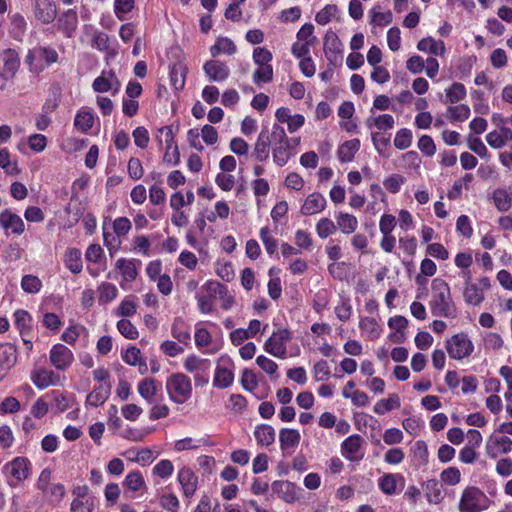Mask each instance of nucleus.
<instances>
[{
	"instance_id": "1",
	"label": "nucleus",
	"mask_w": 512,
	"mask_h": 512,
	"mask_svg": "<svg viewBox=\"0 0 512 512\" xmlns=\"http://www.w3.org/2000/svg\"><path fill=\"white\" fill-rule=\"evenodd\" d=\"M432 295L429 303L431 313L436 317L453 318L456 306L452 300L450 287L446 281L435 278L431 284Z\"/></svg>"
},
{
	"instance_id": "2",
	"label": "nucleus",
	"mask_w": 512,
	"mask_h": 512,
	"mask_svg": "<svg viewBox=\"0 0 512 512\" xmlns=\"http://www.w3.org/2000/svg\"><path fill=\"white\" fill-rule=\"evenodd\" d=\"M165 388L169 399L175 404H184L192 396V381L186 374L181 372L168 376Z\"/></svg>"
},
{
	"instance_id": "3",
	"label": "nucleus",
	"mask_w": 512,
	"mask_h": 512,
	"mask_svg": "<svg viewBox=\"0 0 512 512\" xmlns=\"http://www.w3.org/2000/svg\"><path fill=\"white\" fill-rule=\"evenodd\" d=\"M445 347L450 358L462 360L468 358L474 351V344L466 333H457L445 341Z\"/></svg>"
},
{
	"instance_id": "4",
	"label": "nucleus",
	"mask_w": 512,
	"mask_h": 512,
	"mask_svg": "<svg viewBox=\"0 0 512 512\" xmlns=\"http://www.w3.org/2000/svg\"><path fill=\"white\" fill-rule=\"evenodd\" d=\"M486 500L487 497L482 490L474 486L467 487L458 504L459 512H481L486 509Z\"/></svg>"
},
{
	"instance_id": "5",
	"label": "nucleus",
	"mask_w": 512,
	"mask_h": 512,
	"mask_svg": "<svg viewBox=\"0 0 512 512\" xmlns=\"http://www.w3.org/2000/svg\"><path fill=\"white\" fill-rule=\"evenodd\" d=\"M291 339L292 333L290 330L286 328L278 329L266 340L264 350L274 357L283 359L287 355L286 344Z\"/></svg>"
},
{
	"instance_id": "6",
	"label": "nucleus",
	"mask_w": 512,
	"mask_h": 512,
	"mask_svg": "<svg viewBox=\"0 0 512 512\" xmlns=\"http://www.w3.org/2000/svg\"><path fill=\"white\" fill-rule=\"evenodd\" d=\"M31 462L26 457H15L2 467L3 474L15 481V483L26 480L31 474Z\"/></svg>"
},
{
	"instance_id": "7",
	"label": "nucleus",
	"mask_w": 512,
	"mask_h": 512,
	"mask_svg": "<svg viewBox=\"0 0 512 512\" xmlns=\"http://www.w3.org/2000/svg\"><path fill=\"white\" fill-rule=\"evenodd\" d=\"M157 137L160 143H165L163 161L174 166L178 165L180 162V153L174 140L172 128L170 126L159 128Z\"/></svg>"
},
{
	"instance_id": "8",
	"label": "nucleus",
	"mask_w": 512,
	"mask_h": 512,
	"mask_svg": "<svg viewBox=\"0 0 512 512\" xmlns=\"http://www.w3.org/2000/svg\"><path fill=\"white\" fill-rule=\"evenodd\" d=\"M50 363L59 371L68 369L73 361V352L63 344H55L49 352Z\"/></svg>"
},
{
	"instance_id": "9",
	"label": "nucleus",
	"mask_w": 512,
	"mask_h": 512,
	"mask_svg": "<svg viewBox=\"0 0 512 512\" xmlns=\"http://www.w3.org/2000/svg\"><path fill=\"white\" fill-rule=\"evenodd\" d=\"M271 489L274 494L286 503H293L300 499L301 488L296 484L286 480H276L272 482Z\"/></svg>"
},
{
	"instance_id": "10",
	"label": "nucleus",
	"mask_w": 512,
	"mask_h": 512,
	"mask_svg": "<svg viewBox=\"0 0 512 512\" xmlns=\"http://www.w3.org/2000/svg\"><path fill=\"white\" fill-rule=\"evenodd\" d=\"M488 457L495 459L500 454H507L512 451V440L507 436L490 435L485 445Z\"/></svg>"
},
{
	"instance_id": "11",
	"label": "nucleus",
	"mask_w": 512,
	"mask_h": 512,
	"mask_svg": "<svg viewBox=\"0 0 512 512\" xmlns=\"http://www.w3.org/2000/svg\"><path fill=\"white\" fill-rule=\"evenodd\" d=\"M33 12L35 18L43 24L52 23L57 16L53 0H33Z\"/></svg>"
},
{
	"instance_id": "12",
	"label": "nucleus",
	"mask_w": 512,
	"mask_h": 512,
	"mask_svg": "<svg viewBox=\"0 0 512 512\" xmlns=\"http://www.w3.org/2000/svg\"><path fill=\"white\" fill-rule=\"evenodd\" d=\"M363 438L358 434H353L347 437L341 444V455L352 462H358L363 458V455H358L360 448L363 444Z\"/></svg>"
},
{
	"instance_id": "13",
	"label": "nucleus",
	"mask_w": 512,
	"mask_h": 512,
	"mask_svg": "<svg viewBox=\"0 0 512 512\" xmlns=\"http://www.w3.org/2000/svg\"><path fill=\"white\" fill-rule=\"evenodd\" d=\"M203 70L211 82H223L230 75L229 67L219 60H208L203 65Z\"/></svg>"
},
{
	"instance_id": "14",
	"label": "nucleus",
	"mask_w": 512,
	"mask_h": 512,
	"mask_svg": "<svg viewBox=\"0 0 512 512\" xmlns=\"http://www.w3.org/2000/svg\"><path fill=\"white\" fill-rule=\"evenodd\" d=\"M342 43L334 33L327 34L324 38V54L329 64L335 66L341 61Z\"/></svg>"
},
{
	"instance_id": "15",
	"label": "nucleus",
	"mask_w": 512,
	"mask_h": 512,
	"mask_svg": "<svg viewBox=\"0 0 512 512\" xmlns=\"http://www.w3.org/2000/svg\"><path fill=\"white\" fill-rule=\"evenodd\" d=\"M30 379L38 389L43 390L49 386L56 385L59 382L60 377L52 370L36 368L32 371Z\"/></svg>"
},
{
	"instance_id": "16",
	"label": "nucleus",
	"mask_w": 512,
	"mask_h": 512,
	"mask_svg": "<svg viewBox=\"0 0 512 512\" xmlns=\"http://www.w3.org/2000/svg\"><path fill=\"white\" fill-rule=\"evenodd\" d=\"M0 225L5 231L10 230L15 235H21L25 231V224L22 218L9 209H5L0 213Z\"/></svg>"
},
{
	"instance_id": "17",
	"label": "nucleus",
	"mask_w": 512,
	"mask_h": 512,
	"mask_svg": "<svg viewBox=\"0 0 512 512\" xmlns=\"http://www.w3.org/2000/svg\"><path fill=\"white\" fill-rule=\"evenodd\" d=\"M326 204L327 201L322 194L313 192L306 197L300 208V212L305 216L315 215L322 212L325 209Z\"/></svg>"
},
{
	"instance_id": "18",
	"label": "nucleus",
	"mask_w": 512,
	"mask_h": 512,
	"mask_svg": "<svg viewBox=\"0 0 512 512\" xmlns=\"http://www.w3.org/2000/svg\"><path fill=\"white\" fill-rule=\"evenodd\" d=\"M177 478L182 487L184 496L187 498L192 497L197 490L198 484V478L195 473L188 467H182L178 471Z\"/></svg>"
},
{
	"instance_id": "19",
	"label": "nucleus",
	"mask_w": 512,
	"mask_h": 512,
	"mask_svg": "<svg viewBox=\"0 0 512 512\" xmlns=\"http://www.w3.org/2000/svg\"><path fill=\"white\" fill-rule=\"evenodd\" d=\"M17 351L9 343L0 345V381L7 375L8 371L15 365Z\"/></svg>"
},
{
	"instance_id": "20",
	"label": "nucleus",
	"mask_w": 512,
	"mask_h": 512,
	"mask_svg": "<svg viewBox=\"0 0 512 512\" xmlns=\"http://www.w3.org/2000/svg\"><path fill=\"white\" fill-rule=\"evenodd\" d=\"M78 26V16L77 13L69 9L62 13L57 20V28L61 31L67 38H71L76 31Z\"/></svg>"
},
{
	"instance_id": "21",
	"label": "nucleus",
	"mask_w": 512,
	"mask_h": 512,
	"mask_svg": "<svg viewBox=\"0 0 512 512\" xmlns=\"http://www.w3.org/2000/svg\"><path fill=\"white\" fill-rule=\"evenodd\" d=\"M114 86L117 91L120 87V82L113 71H109L107 75L105 72H102L100 76L94 79L92 84L93 90L98 93L108 92Z\"/></svg>"
},
{
	"instance_id": "22",
	"label": "nucleus",
	"mask_w": 512,
	"mask_h": 512,
	"mask_svg": "<svg viewBox=\"0 0 512 512\" xmlns=\"http://www.w3.org/2000/svg\"><path fill=\"white\" fill-rule=\"evenodd\" d=\"M160 388L161 384L154 378H144L137 385L138 393L149 404L155 403V396Z\"/></svg>"
},
{
	"instance_id": "23",
	"label": "nucleus",
	"mask_w": 512,
	"mask_h": 512,
	"mask_svg": "<svg viewBox=\"0 0 512 512\" xmlns=\"http://www.w3.org/2000/svg\"><path fill=\"white\" fill-rule=\"evenodd\" d=\"M111 393L110 383H101L94 387V389L87 395L86 404L98 407L103 405L109 398Z\"/></svg>"
},
{
	"instance_id": "24",
	"label": "nucleus",
	"mask_w": 512,
	"mask_h": 512,
	"mask_svg": "<svg viewBox=\"0 0 512 512\" xmlns=\"http://www.w3.org/2000/svg\"><path fill=\"white\" fill-rule=\"evenodd\" d=\"M2 60V76L6 79L12 78L20 66V59L18 53L13 49H7L3 52Z\"/></svg>"
},
{
	"instance_id": "25",
	"label": "nucleus",
	"mask_w": 512,
	"mask_h": 512,
	"mask_svg": "<svg viewBox=\"0 0 512 512\" xmlns=\"http://www.w3.org/2000/svg\"><path fill=\"white\" fill-rule=\"evenodd\" d=\"M184 369L194 375L199 373H208L211 368V362L208 359L200 358L197 355H189L183 362Z\"/></svg>"
},
{
	"instance_id": "26",
	"label": "nucleus",
	"mask_w": 512,
	"mask_h": 512,
	"mask_svg": "<svg viewBox=\"0 0 512 512\" xmlns=\"http://www.w3.org/2000/svg\"><path fill=\"white\" fill-rule=\"evenodd\" d=\"M140 263V261L135 259H125V258H119L116 263L115 267L117 270H119L122 278L126 282H132L137 278L138 275V269L136 264Z\"/></svg>"
},
{
	"instance_id": "27",
	"label": "nucleus",
	"mask_w": 512,
	"mask_h": 512,
	"mask_svg": "<svg viewBox=\"0 0 512 512\" xmlns=\"http://www.w3.org/2000/svg\"><path fill=\"white\" fill-rule=\"evenodd\" d=\"M417 49L436 56H443L446 52L444 42L442 40H435L432 37L421 39L417 44Z\"/></svg>"
},
{
	"instance_id": "28",
	"label": "nucleus",
	"mask_w": 512,
	"mask_h": 512,
	"mask_svg": "<svg viewBox=\"0 0 512 512\" xmlns=\"http://www.w3.org/2000/svg\"><path fill=\"white\" fill-rule=\"evenodd\" d=\"M404 484V477L401 474H385L378 480L380 490L386 495H394L397 492V484Z\"/></svg>"
},
{
	"instance_id": "29",
	"label": "nucleus",
	"mask_w": 512,
	"mask_h": 512,
	"mask_svg": "<svg viewBox=\"0 0 512 512\" xmlns=\"http://www.w3.org/2000/svg\"><path fill=\"white\" fill-rule=\"evenodd\" d=\"M359 328L368 340H376L381 335V327L374 318L363 317L360 319Z\"/></svg>"
},
{
	"instance_id": "30",
	"label": "nucleus",
	"mask_w": 512,
	"mask_h": 512,
	"mask_svg": "<svg viewBox=\"0 0 512 512\" xmlns=\"http://www.w3.org/2000/svg\"><path fill=\"white\" fill-rule=\"evenodd\" d=\"M359 149V139H352L344 142L342 145L339 146L337 151L339 161L342 163L351 162Z\"/></svg>"
},
{
	"instance_id": "31",
	"label": "nucleus",
	"mask_w": 512,
	"mask_h": 512,
	"mask_svg": "<svg viewBox=\"0 0 512 512\" xmlns=\"http://www.w3.org/2000/svg\"><path fill=\"white\" fill-rule=\"evenodd\" d=\"M275 430L271 425L260 424L255 427L254 437L259 445L270 446L275 441Z\"/></svg>"
},
{
	"instance_id": "32",
	"label": "nucleus",
	"mask_w": 512,
	"mask_h": 512,
	"mask_svg": "<svg viewBox=\"0 0 512 512\" xmlns=\"http://www.w3.org/2000/svg\"><path fill=\"white\" fill-rule=\"evenodd\" d=\"M300 439L301 435L295 429L283 428L279 432V442L282 450L296 448Z\"/></svg>"
},
{
	"instance_id": "33",
	"label": "nucleus",
	"mask_w": 512,
	"mask_h": 512,
	"mask_svg": "<svg viewBox=\"0 0 512 512\" xmlns=\"http://www.w3.org/2000/svg\"><path fill=\"white\" fill-rule=\"evenodd\" d=\"M64 263L72 273L79 274L83 269L81 251L76 248L68 249L64 255Z\"/></svg>"
},
{
	"instance_id": "34",
	"label": "nucleus",
	"mask_w": 512,
	"mask_h": 512,
	"mask_svg": "<svg viewBox=\"0 0 512 512\" xmlns=\"http://www.w3.org/2000/svg\"><path fill=\"white\" fill-rule=\"evenodd\" d=\"M171 334L173 338H175L179 343L187 346L190 344L191 334L189 327L185 324V322L177 318L171 328Z\"/></svg>"
},
{
	"instance_id": "35",
	"label": "nucleus",
	"mask_w": 512,
	"mask_h": 512,
	"mask_svg": "<svg viewBox=\"0 0 512 512\" xmlns=\"http://www.w3.org/2000/svg\"><path fill=\"white\" fill-rule=\"evenodd\" d=\"M270 145L267 133L265 131H261L258 135L253 151V155L258 161L263 162L268 159Z\"/></svg>"
},
{
	"instance_id": "36",
	"label": "nucleus",
	"mask_w": 512,
	"mask_h": 512,
	"mask_svg": "<svg viewBox=\"0 0 512 512\" xmlns=\"http://www.w3.org/2000/svg\"><path fill=\"white\" fill-rule=\"evenodd\" d=\"M94 124V114L86 109L82 108L78 111L74 119V126L82 133L88 132Z\"/></svg>"
},
{
	"instance_id": "37",
	"label": "nucleus",
	"mask_w": 512,
	"mask_h": 512,
	"mask_svg": "<svg viewBox=\"0 0 512 512\" xmlns=\"http://www.w3.org/2000/svg\"><path fill=\"white\" fill-rule=\"evenodd\" d=\"M337 228L341 230L343 234H352L358 227L357 218L349 213L339 212L336 215Z\"/></svg>"
},
{
	"instance_id": "38",
	"label": "nucleus",
	"mask_w": 512,
	"mask_h": 512,
	"mask_svg": "<svg viewBox=\"0 0 512 512\" xmlns=\"http://www.w3.org/2000/svg\"><path fill=\"white\" fill-rule=\"evenodd\" d=\"M186 66L181 63H175L170 68V83L175 90H181L185 85Z\"/></svg>"
},
{
	"instance_id": "39",
	"label": "nucleus",
	"mask_w": 512,
	"mask_h": 512,
	"mask_svg": "<svg viewBox=\"0 0 512 512\" xmlns=\"http://www.w3.org/2000/svg\"><path fill=\"white\" fill-rule=\"evenodd\" d=\"M395 120L390 114H381L377 117H368L365 121V125L371 129L373 127L381 131L390 130L394 127Z\"/></svg>"
},
{
	"instance_id": "40",
	"label": "nucleus",
	"mask_w": 512,
	"mask_h": 512,
	"mask_svg": "<svg viewBox=\"0 0 512 512\" xmlns=\"http://www.w3.org/2000/svg\"><path fill=\"white\" fill-rule=\"evenodd\" d=\"M234 381V374L231 370L225 367L218 366L215 370L213 385L217 388L224 389L232 385Z\"/></svg>"
},
{
	"instance_id": "41",
	"label": "nucleus",
	"mask_w": 512,
	"mask_h": 512,
	"mask_svg": "<svg viewBox=\"0 0 512 512\" xmlns=\"http://www.w3.org/2000/svg\"><path fill=\"white\" fill-rule=\"evenodd\" d=\"M400 398L397 394L393 393L387 399H381L374 405V412L378 415H383L393 409L400 407Z\"/></svg>"
},
{
	"instance_id": "42",
	"label": "nucleus",
	"mask_w": 512,
	"mask_h": 512,
	"mask_svg": "<svg viewBox=\"0 0 512 512\" xmlns=\"http://www.w3.org/2000/svg\"><path fill=\"white\" fill-rule=\"evenodd\" d=\"M492 199L498 211L506 212L512 206V193L505 189H496L493 192Z\"/></svg>"
},
{
	"instance_id": "43",
	"label": "nucleus",
	"mask_w": 512,
	"mask_h": 512,
	"mask_svg": "<svg viewBox=\"0 0 512 512\" xmlns=\"http://www.w3.org/2000/svg\"><path fill=\"white\" fill-rule=\"evenodd\" d=\"M123 486L126 487L128 490L137 492L142 489H146V483L144 480V477L140 471H132L129 472L124 481Z\"/></svg>"
},
{
	"instance_id": "44",
	"label": "nucleus",
	"mask_w": 512,
	"mask_h": 512,
	"mask_svg": "<svg viewBox=\"0 0 512 512\" xmlns=\"http://www.w3.org/2000/svg\"><path fill=\"white\" fill-rule=\"evenodd\" d=\"M236 50V45L231 39L222 37L219 38L213 46H211L210 53L212 57H217L221 53L233 55L236 52Z\"/></svg>"
},
{
	"instance_id": "45",
	"label": "nucleus",
	"mask_w": 512,
	"mask_h": 512,
	"mask_svg": "<svg viewBox=\"0 0 512 512\" xmlns=\"http://www.w3.org/2000/svg\"><path fill=\"white\" fill-rule=\"evenodd\" d=\"M408 325V320L401 315H396L394 317H391L388 320V326L389 328L395 330L397 333L401 334L399 337H395V334L390 335V338L394 342H402L404 340V330L406 329Z\"/></svg>"
},
{
	"instance_id": "46",
	"label": "nucleus",
	"mask_w": 512,
	"mask_h": 512,
	"mask_svg": "<svg viewBox=\"0 0 512 512\" xmlns=\"http://www.w3.org/2000/svg\"><path fill=\"white\" fill-rule=\"evenodd\" d=\"M291 148V142L272 147L273 160L278 166L282 167L287 163L291 157Z\"/></svg>"
},
{
	"instance_id": "47",
	"label": "nucleus",
	"mask_w": 512,
	"mask_h": 512,
	"mask_svg": "<svg viewBox=\"0 0 512 512\" xmlns=\"http://www.w3.org/2000/svg\"><path fill=\"white\" fill-rule=\"evenodd\" d=\"M473 180V175L467 173L463 176V178L458 179L454 182L452 189L448 191L447 197L450 200L458 199L462 194V188L469 189V184Z\"/></svg>"
},
{
	"instance_id": "48",
	"label": "nucleus",
	"mask_w": 512,
	"mask_h": 512,
	"mask_svg": "<svg viewBox=\"0 0 512 512\" xmlns=\"http://www.w3.org/2000/svg\"><path fill=\"white\" fill-rule=\"evenodd\" d=\"M463 294L465 302L473 306L479 305L484 299L482 291L477 287L476 284L466 285Z\"/></svg>"
},
{
	"instance_id": "49",
	"label": "nucleus",
	"mask_w": 512,
	"mask_h": 512,
	"mask_svg": "<svg viewBox=\"0 0 512 512\" xmlns=\"http://www.w3.org/2000/svg\"><path fill=\"white\" fill-rule=\"evenodd\" d=\"M336 231L337 225L330 218H321L316 224V233L321 239H326Z\"/></svg>"
},
{
	"instance_id": "50",
	"label": "nucleus",
	"mask_w": 512,
	"mask_h": 512,
	"mask_svg": "<svg viewBox=\"0 0 512 512\" xmlns=\"http://www.w3.org/2000/svg\"><path fill=\"white\" fill-rule=\"evenodd\" d=\"M273 74V67L271 65L258 66L253 73V82L257 86H260L263 83H269L273 79Z\"/></svg>"
},
{
	"instance_id": "51",
	"label": "nucleus",
	"mask_w": 512,
	"mask_h": 512,
	"mask_svg": "<svg viewBox=\"0 0 512 512\" xmlns=\"http://www.w3.org/2000/svg\"><path fill=\"white\" fill-rule=\"evenodd\" d=\"M43 494L48 498L49 502L58 504L64 498L66 489L64 485L60 483H52Z\"/></svg>"
},
{
	"instance_id": "52",
	"label": "nucleus",
	"mask_w": 512,
	"mask_h": 512,
	"mask_svg": "<svg viewBox=\"0 0 512 512\" xmlns=\"http://www.w3.org/2000/svg\"><path fill=\"white\" fill-rule=\"evenodd\" d=\"M21 288L30 294L38 293L42 288L41 280L32 274L24 275L21 279Z\"/></svg>"
},
{
	"instance_id": "53",
	"label": "nucleus",
	"mask_w": 512,
	"mask_h": 512,
	"mask_svg": "<svg viewBox=\"0 0 512 512\" xmlns=\"http://www.w3.org/2000/svg\"><path fill=\"white\" fill-rule=\"evenodd\" d=\"M413 134L410 129L402 128L397 131L394 138V146L399 150H405L412 144Z\"/></svg>"
},
{
	"instance_id": "54",
	"label": "nucleus",
	"mask_w": 512,
	"mask_h": 512,
	"mask_svg": "<svg viewBox=\"0 0 512 512\" xmlns=\"http://www.w3.org/2000/svg\"><path fill=\"white\" fill-rule=\"evenodd\" d=\"M47 396L52 397L51 408L55 413H62L69 408V400L63 393L54 390Z\"/></svg>"
},
{
	"instance_id": "55",
	"label": "nucleus",
	"mask_w": 512,
	"mask_h": 512,
	"mask_svg": "<svg viewBox=\"0 0 512 512\" xmlns=\"http://www.w3.org/2000/svg\"><path fill=\"white\" fill-rule=\"evenodd\" d=\"M99 290V301L100 302H111L118 295L117 287L109 282H103L98 288Z\"/></svg>"
},
{
	"instance_id": "56",
	"label": "nucleus",
	"mask_w": 512,
	"mask_h": 512,
	"mask_svg": "<svg viewBox=\"0 0 512 512\" xmlns=\"http://www.w3.org/2000/svg\"><path fill=\"white\" fill-rule=\"evenodd\" d=\"M268 137L272 147L290 143V140L287 138L284 128L277 124H274L272 126L271 134L268 135Z\"/></svg>"
},
{
	"instance_id": "57",
	"label": "nucleus",
	"mask_w": 512,
	"mask_h": 512,
	"mask_svg": "<svg viewBox=\"0 0 512 512\" xmlns=\"http://www.w3.org/2000/svg\"><path fill=\"white\" fill-rule=\"evenodd\" d=\"M448 102L456 103L466 97V89L463 84L455 82L446 90Z\"/></svg>"
},
{
	"instance_id": "58",
	"label": "nucleus",
	"mask_w": 512,
	"mask_h": 512,
	"mask_svg": "<svg viewBox=\"0 0 512 512\" xmlns=\"http://www.w3.org/2000/svg\"><path fill=\"white\" fill-rule=\"evenodd\" d=\"M173 471V463L167 459L159 461L152 469V473L162 479L170 477L173 474Z\"/></svg>"
},
{
	"instance_id": "59",
	"label": "nucleus",
	"mask_w": 512,
	"mask_h": 512,
	"mask_svg": "<svg viewBox=\"0 0 512 512\" xmlns=\"http://www.w3.org/2000/svg\"><path fill=\"white\" fill-rule=\"evenodd\" d=\"M94 507H95L94 498H89V499L74 498L71 503L70 512H93Z\"/></svg>"
},
{
	"instance_id": "60",
	"label": "nucleus",
	"mask_w": 512,
	"mask_h": 512,
	"mask_svg": "<svg viewBox=\"0 0 512 512\" xmlns=\"http://www.w3.org/2000/svg\"><path fill=\"white\" fill-rule=\"evenodd\" d=\"M118 331L127 339L134 340L139 333L137 328L127 319H121L117 322Z\"/></svg>"
},
{
	"instance_id": "61",
	"label": "nucleus",
	"mask_w": 512,
	"mask_h": 512,
	"mask_svg": "<svg viewBox=\"0 0 512 512\" xmlns=\"http://www.w3.org/2000/svg\"><path fill=\"white\" fill-rule=\"evenodd\" d=\"M135 0H115L114 13L119 20H124V15L134 8Z\"/></svg>"
},
{
	"instance_id": "62",
	"label": "nucleus",
	"mask_w": 512,
	"mask_h": 512,
	"mask_svg": "<svg viewBox=\"0 0 512 512\" xmlns=\"http://www.w3.org/2000/svg\"><path fill=\"white\" fill-rule=\"evenodd\" d=\"M440 477L445 484L454 486L460 482L461 473L456 467H448L441 472Z\"/></svg>"
},
{
	"instance_id": "63",
	"label": "nucleus",
	"mask_w": 512,
	"mask_h": 512,
	"mask_svg": "<svg viewBox=\"0 0 512 512\" xmlns=\"http://www.w3.org/2000/svg\"><path fill=\"white\" fill-rule=\"evenodd\" d=\"M194 339H195V345L199 349L209 346L212 341L210 332L207 329L200 327L199 324L196 325Z\"/></svg>"
},
{
	"instance_id": "64",
	"label": "nucleus",
	"mask_w": 512,
	"mask_h": 512,
	"mask_svg": "<svg viewBox=\"0 0 512 512\" xmlns=\"http://www.w3.org/2000/svg\"><path fill=\"white\" fill-rule=\"evenodd\" d=\"M406 181L405 177L400 174H393L383 181L384 187L393 194L400 191L402 184Z\"/></svg>"
}]
</instances>
